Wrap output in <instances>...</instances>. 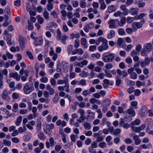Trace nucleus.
I'll return each mask as SVG.
<instances>
[{
  "label": "nucleus",
  "mask_w": 153,
  "mask_h": 153,
  "mask_svg": "<svg viewBox=\"0 0 153 153\" xmlns=\"http://www.w3.org/2000/svg\"><path fill=\"white\" fill-rule=\"evenodd\" d=\"M68 38V36H63L62 37H61V39L60 40L61 42L62 43L65 44V41Z\"/></svg>",
  "instance_id": "nucleus-36"
},
{
  "label": "nucleus",
  "mask_w": 153,
  "mask_h": 153,
  "mask_svg": "<svg viewBox=\"0 0 153 153\" xmlns=\"http://www.w3.org/2000/svg\"><path fill=\"white\" fill-rule=\"evenodd\" d=\"M134 20V18L131 17H128L127 20V22L128 23H131Z\"/></svg>",
  "instance_id": "nucleus-64"
},
{
  "label": "nucleus",
  "mask_w": 153,
  "mask_h": 153,
  "mask_svg": "<svg viewBox=\"0 0 153 153\" xmlns=\"http://www.w3.org/2000/svg\"><path fill=\"white\" fill-rule=\"evenodd\" d=\"M34 40V43L36 46L40 45L42 44L43 39L41 37L36 38Z\"/></svg>",
  "instance_id": "nucleus-6"
},
{
  "label": "nucleus",
  "mask_w": 153,
  "mask_h": 153,
  "mask_svg": "<svg viewBox=\"0 0 153 153\" xmlns=\"http://www.w3.org/2000/svg\"><path fill=\"white\" fill-rule=\"evenodd\" d=\"M98 41L99 42H102V44H108V41L102 37H99L98 39Z\"/></svg>",
  "instance_id": "nucleus-22"
},
{
  "label": "nucleus",
  "mask_w": 153,
  "mask_h": 153,
  "mask_svg": "<svg viewBox=\"0 0 153 153\" xmlns=\"http://www.w3.org/2000/svg\"><path fill=\"white\" fill-rule=\"evenodd\" d=\"M3 143L5 146H10L11 145V142L10 141H8L6 140H4Z\"/></svg>",
  "instance_id": "nucleus-37"
},
{
  "label": "nucleus",
  "mask_w": 153,
  "mask_h": 153,
  "mask_svg": "<svg viewBox=\"0 0 153 153\" xmlns=\"http://www.w3.org/2000/svg\"><path fill=\"white\" fill-rule=\"evenodd\" d=\"M37 111V108L36 107H33L32 108V111L33 113V117L35 118L37 117L38 115L39 114L36 113Z\"/></svg>",
  "instance_id": "nucleus-23"
},
{
  "label": "nucleus",
  "mask_w": 153,
  "mask_h": 153,
  "mask_svg": "<svg viewBox=\"0 0 153 153\" xmlns=\"http://www.w3.org/2000/svg\"><path fill=\"white\" fill-rule=\"evenodd\" d=\"M117 72L120 76H122L123 78L126 77L128 75L127 73L125 70L121 71L119 69H117Z\"/></svg>",
  "instance_id": "nucleus-5"
},
{
  "label": "nucleus",
  "mask_w": 153,
  "mask_h": 153,
  "mask_svg": "<svg viewBox=\"0 0 153 153\" xmlns=\"http://www.w3.org/2000/svg\"><path fill=\"white\" fill-rule=\"evenodd\" d=\"M76 135L74 134H72L70 136V138L71 141L73 142H75L76 141Z\"/></svg>",
  "instance_id": "nucleus-60"
},
{
  "label": "nucleus",
  "mask_w": 153,
  "mask_h": 153,
  "mask_svg": "<svg viewBox=\"0 0 153 153\" xmlns=\"http://www.w3.org/2000/svg\"><path fill=\"white\" fill-rule=\"evenodd\" d=\"M82 91V89L81 88H75L74 91L75 94L79 93Z\"/></svg>",
  "instance_id": "nucleus-59"
},
{
  "label": "nucleus",
  "mask_w": 153,
  "mask_h": 153,
  "mask_svg": "<svg viewBox=\"0 0 153 153\" xmlns=\"http://www.w3.org/2000/svg\"><path fill=\"white\" fill-rule=\"evenodd\" d=\"M100 56L101 55L99 53H93L91 55L92 57L93 58L96 57L97 59H99L100 57Z\"/></svg>",
  "instance_id": "nucleus-42"
},
{
  "label": "nucleus",
  "mask_w": 153,
  "mask_h": 153,
  "mask_svg": "<svg viewBox=\"0 0 153 153\" xmlns=\"http://www.w3.org/2000/svg\"><path fill=\"white\" fill-rule=\"evenodd\" d=\"M78 82L79 85L82 86H85L87 84L86 80L84 79H81Z\"/></svg>",
  "instance_id": "nucleus-35"
},
{
  "label": "nucleus",
  "mask_w": 153,
  "mask_h": 153,
  "mask_svg": "<svg viewBox=\"0 0 153 153\" xmlns=\"http://www.w3.org/2000/svg\"><path fill=\"white\" fill-rule=\"evenodd\" d=\"M28 22V25L26 27L29 30H32L33 29V26L32 23L29 20Z\"/></svg>",
  "instance_id": "nucleus-27"
},
{
  "label": "nucleus",
  "mask_w": 153,
  "mask_h": 153,
  "mask_svg": "<svg viewBox=\"0 0 153 153\" xmlns=\"http://www.w3.org/2000/svg\"><path fill=\"white\" fill-rule=\"evenodd\" d=\"M149 61L148 58H146L144 61L140 62L141 67L142 68H145L146 65L149 63Z\"/></svg>",
  "instance_id": "nucleus-14"
},
{
  "label": "nucleus",
  "mask_w": 153,
  "mask_h": 153,
  "mask_svg": "<svg viewBox=\"0 0 153 153\" xmlns=\"http://www.w3.org/2000/svg\"><path fill=\"white\" fill-rule=\"evenodd\" d=\"M148 113V109L146 106H143L140 110L139 115L141 117H146Z\"/></svg>",
  "instance_id": "nucleus-2"
},
{
  "label": "nucleus",
  "mask_w": 153,
  "mask_h": 153,
  "mask_svg": "<svg viewBox=\"0 0 153 153\" xmlns=\"http://www.w3.org/2000/svg\"><path fill=\"white\" fill-rule=\"evenodd\" d=\"M45 133L48 134V135H50L52 132V130L51 128H47L46 130H44Z\"/></svg>",
  "instance_id": "nucleus-61"
},
{
  "label": "nucleus",
  "mask_w": 153,
  "mask_h": 153,
  "mask_svg": "<svg viewBox=\"0 0 153 153\" xmlns=\"http://www.w3.org/2000/svg\"><path fill=\"white\" fill-rule=\"evenodd\" d=\"M94 27V23L92 22H91L87 25L85 27H84V30L85 32H88L89 31V30L92 29Z\"/></svg>",
  "instance_id": "nucleus-11"
},
{
  "label": "nucleus",
  "mask_w": 153,
  "mask_h": 153,
  "mask_svg": "<svg viewBox=\"0 0 153 153\" xmlns=\"http://www.w3.org/2000/svg\"><path fill=\"white\" fill-rule=\"evenodd\" d=\"M56 80L52 78L51 79V83L53 86H55L56 85Z\"/></svg>",
  "instance_id": "nucleus-56"
},
{
  "label": "nucleus",
  "mask_w": 153,
  "mask_h": 153,
  "mask_svg": "<svg viewBox=\"0 0 153 153\" xmlns=\"http://www.w3.org/2000/svg\"><path fill=\"white\" fill-rule=\"evenodd\" d=\"M89 102L91 104H94L95 103L98 105H100L101 104L100 100L94 98L91 99L89 100Z\"/></svg>",
  "instance_id": "nucleus-20"
},
{
  "label": "nucleus",
  "mask_w": 153,
  "mask_h": 153,
  "mask_svg": "<svg viewBox=\"0 0 153 153\" xmlns=\"http://www.w3.org/2000/svg\"><path fill=\"white\" fill-rule=\"evenodd\" d=\"M130 77L132 79H135L137 78V75L135 72H133L131 74Z\"/></svg>",
  "instance_id": "nucleus-55"
},
{
  "label": "nucleus",
  "mask_w": 153,
  "mask_h": 153,
  "mask_svg": "<svg viewBox=\"0 0 153 153\" xmlns=\"http://www.w3.org/2000/svg\"><path fill=\"white\" fill-rule=\"evenodd\" d=\"M4 15L6 16L5 20L7 21L9 19L8 15H10V10H7L6 11L5 10H4Z\"/></svg>",
  "instance_id": "nucleus-25"
},
{
  "label": "nucleus",
  "mask_w": 153,
  "mask_h": 153,
  "mask_svg": "<svg viewBox=\"0 0 153 153\" xmlns=\"http://www.w3.org/2000/svg\"><path fill=\"white\" fill-rule=\"evenodd\" d=\"M96 64L98 66L100 67H102L104 65V63L100 61L96 62Z\"/></svg>",
  "instance_id": "nucleus-63"
},
{
  "label": "nucleus",
  "mask_w": 153,
  "mask_h": 153,
  "mask_svg": "<svg viewBox=\"0 0 153 153\" xmlns=\"http://www.w3.org/2000/svg\"><path fill=\"white\" fill-rule=\"evenodd\" d=\"M80 76L83 77L85 78L88 75V74L87 72H85V71H82V73L80 74Z\"/></svg>",
  "instance_id": "nucleus-45"
},
{
  "label": "nucleus",
  "mask_w": 153,
  "mask_h": 153,
  "mask_svg": "<svg viewBox=\"0 0 153 153\" xmlns=\"http://www.w3.org/2000/svg\"><path fill=\"white\" fill-rule=\"evenodd\" d=\"M73 6L74 7H77L79 5V3L78 1H73L72 2Z\"/></svg>",
  "instance_id": "nucleus-58"
},
{
  "label": "nucleus",
  "mask_w": 153,
  "mask_h": 153,
  "mask_svg": "<svg viewBox=\"0 0 153 153\" xmlns=\"http://www.w3.org/2000/svg\"><path fill=\"white\" fill-rule=\"evenodd\" d=\"M115 36V32L113 30H111L107 36V38L108 39H111L113 37Z\"/></svg>",
  "instance_id": "nucleus-21"
},
{
  "label": "nucleus",
  "mask_w": 153,
  "mask_h": 153,
  "mask_svg": "<svg viewBox=\"0 0 153 153\" xmlns=\"http://www.w3.org/2000/svg\"><path fill=\"white\" fill-rule=\"evenodd\" d=\"M80 42L84 48L87 49L88 48V46L87 45V40L85 38H82L80 40Z\"/></svg>",
  "instance_id": "nucleus-15"
},
{
  "label": "nucleus",
  "mask_w": 153,
  "mask_h": 153,
  "mask_svg": "<svg viewBox=\"0 0 153 153\" xmlns=\"http://www.w3.org/2000/svg\"><path fill=\"white\" fill-rule=\"evenodd\" d=\"M22 117L21 116H19L17 119L16 121V125L17 126H19L20 123L22 122Z\"/></svg>",
  "instance_id": "nucleus-31"
},
{
  "label": "nucleus",
  "mask_w": 153,
  "mask_h": 153,
  "mask_svg": "<svg viewBox=\"0 0 153 153\" xmlns=\"http://www.w3.org/2000/svg\"><path fill=\"white\" fill-rule=\"evenodd\" d=\"M56 33L57 35L56 36V38L57 40H60L62 36V33L60 30L59 29H58L56 31Z\"/></svg>",
  "instance_id": "nucleus-28"
},
{
  "label": "nucleus",
  "mask_w": 153,
  "mask_h": 153,
  "mask_svg": "<svg viewBox=\"0 0 153 153\" xmlns=\"http://www.w3.org/2000/svg\"><path fill=\"white\" fill-rule=\"evenodd\" d=\"M88 63V61L87 60H84L80 62H76L75 65H76L82 68L84 66L87 65Z\"/></svg>",
  "instance_id": "nucleus-7"
},
{
  "label": "nucleus",
  "mask_w": 153,
  "mask_h": 153,
  "mask_svg": "<svg viewBox=\"0 0 153 153\" xmlns=\"http://www.w3.org/2000/svg\"><path fill=\"white\" fill-rule=\"evenodd\" d=\"M98 146L100 148L103 149L106 147L107 144L105 142H102L99 144Z\"/></svg>",
  "instance_id": "nucleus-32"
},
{
  "label": "nucleus",
  "mask_w": 153,
  "mask_h": 153,
  "mask_svg": "<svg viewBox=\"0 0 153 153\" xmlns=\"http://www.w3.org/2000/svg\"><path fill=\"white\" fill-rule=\"evenodd\" d=\"M134 94L135 96H138L141 93L140 90L139 89H136L134 91Z\"/></svg>",
  "instance_id": "nucleus-52"
},
{
  "label": "nucleus",
  "mask_w": 153,
  "mask_h": 153,
  "mask_svg": "<svg viewBox=\"0 0 153 153\" xmlns=\"http://www.w3.org/2000/svg\"><path fill=\"white\" fill-rule=\"evenodd\" d=\"M108 24L109 25V27L110 28H114L116 27L114 20H110L108 22Z\"/></svg>",
  "instance_id": "nucleus-19"
},
{
  "label": "nucleus",
  "mask_w": 153,
  "mask_h": 153,
  "mask_svg": "<svg viewBox=\"0 0 153 153\" xmlns=\"http://www.w3.org/2000/svg\"><path fill=\"white\" fill-rule=\"evenodd\" d=\"M11 140L13 142L16 143H18L19 141V139L16 137L12 138Z\"/></svg>",
  "instance_id": "nucleus-62"
},
{
  "label": "nucleus",
  "mask_w": 153,
  "mask_h": 153,
  "mask_svg": "<svg viewBox=\"0 0 153 153\" xmlns=\"http://www.w3.org/2000/svg\"><path fill=\"white\" fill-rule=\"evenodd\" d=\"M95 65L93 62H91L88 66V68L90 70H92L95 68Z\"/></svg>",
  "instance_id": "nucleus-48"
},
{
  "label": "nucleus",
  "mask_w": 153,
  "mask_h": 153,
  "mask_svg": "<svg viewBox=\"0 0 153 153\" xmlns=\"http://www.w3.org/2000/svg\"><path fill=\"white\" fill-rule=\"evenodd\" d=\"M59 99V97L58 94H56L54 98L53 101L54 102L57 103L58 102Z\"/></svg>",
  "instance_id": "nucleus-40"
},
{
  "label": "nucleus",
  "mask_w": 153,
  "mask_h": 153,
  "mask_svg": "<svg viewBox=\"0 0 153 153\" xmlns=\"http://www.w3.org/2000/svg\"><path fill=\"white\" fill-rule=\"evenodd\" d=\"M132 130L138 133L140 131V129L139 127H135L134 126L132 127Z\"/></svg>",
  "instance_id": "nucleus-38"
},
{
  "label": "nucleus",
  "mask_w": 153,
  "mask_h": 153,
  "mask_svg": "<svg viewBox=\"0 0 153 153\" xmlns=\"http://www.w3.org/2000/svg\"><path fill=\"white\" fill-rule=\"evenodd\" d=\"M1 98L7 101H9L10 100V98L8 95V94L6 89H4L1 95Z\"/></svg>",
  "instance_id": "nucleus-4"
},
{
  "label": "nucleus",
  "mask_w": 153,
  "mask_h": 153,
  "mask_svg": "<svg viewBox=\"0 0 153 153\" xmlns=\"http://www.w3.org/2000/svg\"><path fill=\"white\" fill-rule=\"evenodd\" d=\"M12 97L14 100L18 99L20 97L19 94L16 92H14L12 94Z\"/></svg>",
  "instance_id": "nucleus-30"
},
{
  "label": "nucleus",
  "mask_w": 153,
  "mask_h": 153,
  "mask_svg": "<svg viewBox=\"0 0 153 153\" xmlns=\"http://www.w3.org/2000/svg\"><path fill=\"white\" fill-rule=\"evenodd\" d=\"M82 94L83 96L86 97L87 95H90L91 94V93L88 90H86L84 91L83 92Z\"/></svg>",
  "instance_id": "nucleus-46"
},
{
  "label": "nucleus",
  "mask_w": 153,
  "mask_h": 153,
  "mask_svg": "<svg viewBox=\"0 0 153 153\" xmlns=\"http://www.w3.org/2000/svg\"><path fill=\"white\" fill-rule=\"evenodd\" d=\"M39 101L41 103L45 102L46 103H48L50 101V100L48 99H46L43 97H42L39 99Z\"/></svg>",
  "instance_id": "nucleus-33"
},
{
  "label": "nucleus",
  "mask_w": 153,
  "mask_h": 153,
  "mask_svg": "<svg viewBox=\"0 0 153 153\" xmlns=\"http://www.w3.org/2000/svg\"><path fill=\"white\" fill-rule=\"evenodd\" d=\"M18 108V105L17 103H15L13 105V108L12 109L13 111L16 112L17 111V109Z\"/></svg>",
  "instance_id": "nucleus-41"
},
{
  "label": "nucleus",
  "mask_w": 153,
  "mask_h": 153,
  "mask_svg": "<svg viewBox=\"0 0 153 153\" xmlns=\"http://www.w3.org/2000/svg\"><path fill=\"white\" fill-rule=\"evenodd\" d=\"M121 129L120 128H117L113 131V134L115 135H117L120 134L121 132Z\"/></svg>",
  "instance_id": "nucleus-44"
},
{
  "label": "nucleus",
  "mask_w": 153,
  "mask_h": 153,
  "mask_svg": "<svg viewBox=\"0 0 153 153\" xmlns=\"http://www.w3.org/2000/svg\"><path fill=\"white\" fill-rule=\"evenodd\" d=\"M73 46L72 45H69L67 48V51L68 55H70L73 50Z\"/></svg>",
  "instance_id": "nucleus-24"
},
{
  "label": "nucleus",
  "mask_w": 153,
  "mask_h": 153,
  "mask_svg": "<svg viewBox=\"0 0 153 153\" xmlns=\"http://www.w3.org/2000/svg\"><path fill=\"white\" fill-rule=\"evenodd\" d=\"M133 140L135 142V144L136 145L140 144L141 142V141L140 139L138 136L137 135H134L133 137Z\"/></svg>",
  "instance_id": "nucleus-17"
},
{
  "label": "nucleus",
  "mask_w": 153,
  "mask_h": 153,
  "mask_svg": "<svg viewBox=\"0 0 153 153\" xmlns=\"http://www.w3.org/2000/svg\"><path fill=\"white\" fill-rule=\"evenodd\" d=\"M145 51L147 52H150L152 50V45L151 43L146 44L144 46Z\"/></svg>",
  "instance_id": "nucleus-13"
},
{
  "label": "nucleus",
  "mask_w": 153,
  "mask_h": 153,
  "mask_svg": "<svg viewBox=\"0 0 153 153\" xmlns=\"http://www.w3.org/2000/svg\"><path fill=\"white\" fill-rule=\"evenodd\" d=\"M108 47V44H102L98 48V50L100 52H102L104 50H107Z\"/></svg>",
  "instance_id": "nucleus-12"
},
{
  "label": "nucleus",
  "mask_w": 153,
  "mask_h": 153,
  "mask_svg": "<svg viewBox=\"0 0 153 153\" xmlns=\"http://www.w3.org/2000/svg\"><path fill=\"white\" fill-rule=\"evenodd\" d=\"M46 89L49 91V94L51 95H53L54 93V90L49 84L47 85Z\"/></svg>",
  "instance_id": "nucleus-16"
},
{
  "label": "nucleus",
  "mask_w": 153,
  "mask_h": 153,
  "mask_svg": "<svg viewBox=\"0 0 153 153\" xmlns=\"http://www.w3.org/2000/svg\"><path fill=\"white\" fill-rule=\"evenodd\" d=\"M20 45L21 48H23L25 47V39L22 36H20L19 38Z\"/></svg>",
  "instance_id": "nucleus-9"
},
{
  "label": "nucleus",
  "mask_w": 153,
  "mask_h": 153,
  "mask_svg": "<svg viewBox=\"0 0 153 153\" xmlns=\"http://www.w3.org/2000/svg\"><path fill=\"white\" fill-rule=\"evenodd\" d=\"M60 134L62 135V140L64 143H66L67 142V140L66 138L65 134L63 133L62 132V133H60Z\"/></svg>",
  "instance_id": "nucleus-39"
},
{
  "label": "nucleus",
  "mask_w": 153,
  "mask_h": 153,
  "mask_svg": "<svg viewBox=\"0 0 153 153\" xmlns=\"http://www.w3.org/2000/svg\"><path fill=\"white\" fill-rule=\"evenodd\" d=\"M127 113L130 114L131 116L134 117L135 115V111L133 109V108H131L128 109L127 111Z\"/></svg>",
  "instance_id": "nucleus-18"
},
{
  "label": "nucleus",
  "mask_w": 153,
  "mask_h": 153,
  "mask_svg": "<svg viewBox=\"0 0 153 153\" xmlns=\"http://www.w3.org/2000/svg\"><path fill=\"white\" fill-rule=\"evenodd\" d=\"M104 103H105V106L107 107L110 105L111 103V100L107 98L105 100Z\"/></svg>",
  "instance_id": "nucleus-47"
},
{
  "label": "nucleus",
  "mask_w": 153,
  "mask_h": 153,
  "mask_svg": "<svg viewBox=\"0 0 153 153\" xmlns=\"http://www.w3.org/2000/svg\"><path fill=\"white\" fill-rule=\"evenodd\" d=\"M36 18L37 19V21L39 24H42L44 23V19L43 18L39 15L37 16Z\"/></svg>",
  "instance_id": "nucleus-26"
},
{
  "label": "nucleus",
  "mask_w": 153,
  "mask_h": 153,
  "mask_svg": "<svg viewBox=\"0 0 153 153\" xmlns=\"http://www.w3.org/2000/svg\"><path fill=\"white\" fill-rule=\"evenodd\" d=\"M96 47L95 45L90 46L89 47V50L91 52H94L96 49Z\"/></svg>",
  "instance_id": "nucleus-57"
},
{
  "label": "nucleus",
  "mask_w": 153,
  "mask_h": 153,
  "mask_svg": "<svg viewBox=\"0 0 153 153\" xmlns=\"http://www.w3.org/2000/svg\"><path fill=\"white\" fill-rule=\"evenodd\" d=\"M10 77H13L16 79L18 81H19L20 79V77L18 73H11L9 74Z\"/></svg>",
  "instance_id": "nucleus-10"
},
{
  "label": "nucleus",
  "mask_w": 153,
  "mask_h": 153,
  "mask_svg": "<svg viewBox=\"0 0 153 153\" xmlns=\"http://www.w3.org/2000/svg\"><path fill=\"white\" fill-rule=\"evenodd\" d=\"M40 81L44 83H46L48 81V78L46 76H43L40 79Z\"/></svg>",
  "instance_id": "nucleus-34"
},
{
  "label": "nucleus",
  "mask_w": 153,
  "mask_h": 153,
  "mask_svg": "<svg viewBox=\"0 0 153 153\" xmlns=\"http://www.w3.org/2000/svg\"><path fill=\"white\" fill-rule=\"evenodd\" d=\"M83 126L85 128L86 130H90L91 128V124L88 122H85L84 123Z\"/></svg>",
  "instance_id": "nucleus-29"
},
{
  "label": "nucleus",
  "mask_w": 153,
  "mask_h": 153,
  "mask_svg": "<svg viewBox=\"0 0 153 153\" xmlns=\"http://www.w3.org/2000/svg\"><path fill=\"white\" fill-rule=\"evenodd\" d=\"M33 86L29 87L28 84L26 83L24 87L23 90L24 93L27 94H29L34 90Z\"/></svg>",
  "instance_id": "nucleus-3"
},
{
  "label": "nucleus",
  "mask_w": 153,
  "mask_h": 153,
  "mask_svg": "<svg viewBox=\"0 0 153 153\" xmlns=\"http://www.w3.org/2000/svg\"><path fill=\"white\" fill-rule=\"evenodd\" d=\"M105 75V74L104 73H100L97 76V77L100 79H102L104 78Z\"/></svg>",
  "instance_id": "nucleus-54"
},
{
  "label": "nucleus",
  "mask_w": 153,
  "mask_h": 153,
  "mask_svg": "<svg viewBox=\"0 0 153 153\" xmlns=\"http://www.w3.org/2000/svg\"><path fill=\"white\" fill-rule=\"evenodd\" d=\"M132 106L134 107L135 109L137 108V101H133L131 103Z\"/></svg>",
  "instance_id": "nucleus-43"
},
{
  "label": "nucleus",
  "mask_w": 153,
  "mask_h": 153,
  "mask_svg": "<svg viewBox=\"0 0 153 153\" xmlns=\"http://www.w3.org/2000/svg\"><path fill=\"white\" fill-rule=\"evenodd\" d=\"M89 147L93 149H95L97 147V144L96 142H94L92 143L91 146Z\"/></svg>",
  "instance_id": "nucleus-53"
},
{
  "label": "nucleus",
  "mask_w": 153,
  "mask_h": 153,
  "mask_svg": "<svg viewBox=\"0 0 153 153\" xmlns=\"http://www.w3.org/2000/svg\"><path fill=\"white\" fill-rule=\"evenodd\" d=\"M142 24L139 22H134L131 25L133 28L135 30H137L136 27L138 29H140L142 27Z\"/></svg>",
  "instance_id": "nucleus-8"
},
{
  "label": "nucleus",
  "mask_w": 153,
  "mask_h": 153,
  "mask_svg": "<svg viewBox=\"0 0 153 153\" xmlns=\"http://www.w3.org/2000/svg\"><path fill=\"white\" fill-rule=\"evenodd\" d=\"M115 56L114 54L110 53L103 56L102 60L105 62H111L114 59Z\"/></svg>",
  "instance_id": "nucleus-1"
},
{
  "label": "nucleus",
  "mask_w": 153,
  "mask_h": 153,
  "mask_svg": "<svg viewBox=\"0 0 153 153\" xmlns=\"http://www.w3.org/2000/svg\"><path fill=\"white\" fill-rule=\"evenodd\" d=\"M39 138L42 140L45 139V137L44 134L43 132H40L38 135Z\"/></svg>",
  "instance_id": "nucleus-51"
},
{
  "label": "nucleus",
  "mask_w": 153,
  "mask_h": 153,
  "mask_svg": "<svg viewBox=\"0 0 153 153\" xmlns=\"http://www.w3.org/2000/svg\"><path fill=\"white\" fill-rule=\"evenodd\" d=\"M119 34L121 35H123L125 34V32L124 30L122 28H120L118 31Z\"/></svg>",
  "instance_id": "nucleus-49"
},
{
  "label": "nucleus",
  "mask_w": 153,
  "mask_h": 153,
  "mask_svg": "<svg viewBox=\"0 0 153 153\" xmlns=\"http://www.w3.org/2000/svg\"><path fill=\"white\" fill-rule=\"evenodd\" d=\"M79 46V40L77 39L75 40V44L74 45V47L76 48H77Z\"/></svg>",
  "instance_id": "nucleus-50"
}]
</instances>
